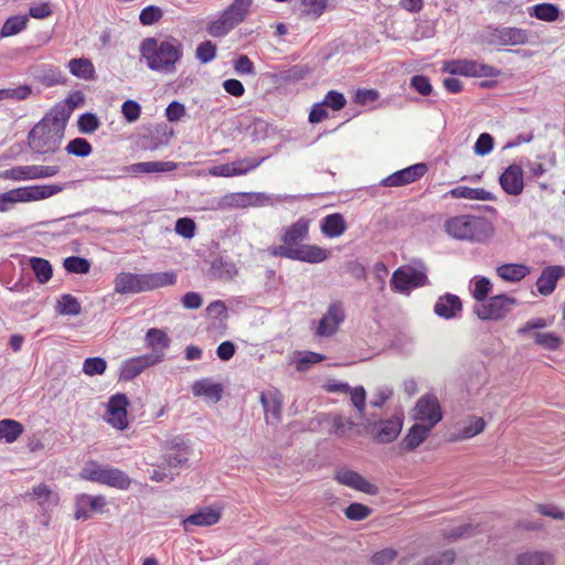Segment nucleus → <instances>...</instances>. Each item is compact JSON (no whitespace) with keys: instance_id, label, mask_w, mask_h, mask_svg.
I'll list each match as a JSON object with an SVG mask.
<instances>
[{"instance_id":"f257e3e1","label":"nucleus","mask_w":565,"mask_h":565,"mask_svg":"<svg viewBox=\"0 0 565 565\" xmlns=\"http://www.w3.org/2000/svg\"><path fill=\"white\" fill-rule=\"evenodd\" d=\"M71 98L66 104H56L30 130L28 140L31 149L40 154L54 153L64 137V130L75 107Z\"/></svg>"},{"instance_id":"f03ea898","label":"nucleus","mask_w":565,"mask_h":565,"mask_svg":"<svg viewBox=\"0 0 565 565\" xmlns=\"http://www.w3.org/2000/svg\"><path fill=\"white\" fill-rule=\"evenodd\" d=\"M139 51L149 70L171 74L175 72V65L183 56V44L174 36L161 41L147 38L140 43Z\"/></svg>"},{"instance_id":"7ed1b4c3","label":"nucleus","mask_w":565,"mask_h":565,"mask_svg":"<svg viewBox=\"0 0 565 565\" xmlns=\"http://www.w3.org/2000/svg\"><path fill=\"white\" fill-rule=\"evenodd\" d=\"M177 282L174 271L136 274L120 271L114 279V290L119 295L141 294L162 287L173 286Z\"/></svg>"},{"instance_id":"20e7f679","label":"nucleus","mask_w":565,"mask_h":565,"mask_svg":"<svg viewBox=\"0 0 565 565\" xmlns=\"http://www.w3.org/2000/svg\"><path fill=\"white\" fill-rule=\"evenodd\" d=\"M445 230L456 239L478 243L493 234V226L487 218L472 215H457L447 220Z\"/></svg>"},{"instance_id":"39448f33","label":"nucleus","mask_w":565,"mask_h":565,"mask_svg":"<svg viewBox=\"0 0 565 565\" xmlns=\"http://www.w3.org/2000/svg\"><path fill=\"white\" fill-rule=\"evenodd\" d=\"M64 189L61 184H36L21 186L0 193V212H7L20 202H32L51 198Z\"/></svg>"},{"instance_id":"423d86ee","label":"nucleus","mask_w":565,"mask_h":565,"mask_svg":"<svg viewBox=\"0 0 565 565\" xmlns=\"http://www.w3.org/2000/svg\"><path fill=\"white\" fill-rule=\"evenodd\" d=\"M481 44L490 47L524 45L529 42V32L516 26L489 24L479 33Z\"/></svg>"},{"instance_id":"0eeeda50","label":"nucleus","mask_w":565,"mask_h":565,"mask_svg":"<svg viewBox=\"0 0 565 565\" xmlns=\"http://www.w3.org/2000/svg\"><path fill=\"white\" fill-rule=\"evenodd\" d=\"M252 4L253 0H233V2L216 20H213L207 24V33L213 38H223L227 35L234 28L246 19Z\"/></svg>"},{"instance_id":"6e6552de","label":"nucleus","mask_w":565,"mask_h":565,"mask_svg":"<svg viewBox=\"0 0 565 565\" xmlns=\"http://www.w3.org/2000/svg\"><path fill=\"white\" fill-rule=\"evenodd\" d=\"M311 221L307 216L299 217L296 222L288 226H284L280 232L281 245L273 246L268 249L274 257L287 258L285 250H297L302 242L309 237V228Z\"/></svg>"},{"instance_id":"1a4fd4ad","label":"nucleus","mask_w":565,"mask_h":565,"mask_svg":"<svg viewBox=\"0 0 565 565\" xmlns=\"http://www.w3.org/2000/svg\"><path fill=\"white\" fill-rule=\"evenodd\" d=\"M81 475L86 480L119 490H127L131 486V479L125 471L108 465L90 462L83 468Z\"/></svg>"},{"instance_id":"9d476101","label":"nucleus","mask_w":565,"mask_h":565,"mask_svg":"<svg viewBox=\"0 0 565 565\" xmlns=\"http://www.w3.org/2000/svg\"><path fill=\"white\" fill-rule=\"evenodd\" d=\"M426 271L422 262H418V267L402 266L393 273L391 287L401 294H409L415 288L429 285Z\"/></svg>"},{"instance_id":"9b49d317","label":"nucleus","mask_w":565,"mask_h":565,"mask_svg":"<svg viewBox=\"0 0 565 565\" xmlns=\"http://www.w3.org/2000/svg\"><path fill=\"white\" fill-rule=\"evenodd\" d=\"M516 299L508 295H495L481 303H476L473 312L481 320H501L515 306Z\"/></svg>"},{"instance_id":"f8f14e48","label":"nucleus","mask_w":565,"mask_h":565,"mask_svg":"<svg viewBox=\"0 0 565 565\" xmlns=\"http://www.w3.org/2000/svg\"><path fill=\"white\" fill-rule=\"evenodd\" d=\"M130 403L126 394L116 393L108 398L106 406V422L118 430L128 427V407Z\"/></svg>"},{"instance_id":"ddd939ff","label":"nucleus","mask_w":565,"mask_h":565,"mask_svg":"<svg viewBox=\"0 0 565 565\" xmlns=\"http://www.w3.org/2000/svg\"><path fill=\"white\" fill-rule=\"evenodd\" d=\"M414 419L435 427L443 419L438 398L434 394L423 395L414 407Z\"/></svg>"},{"instance_id":"4468645a","label":"nucleus","mask_w":565,"mask_h":565,"mask_svg":"<svg viewBox=\"0 0 565 565\" xmlns=\"http://www.w3.org/2000/svg\"><path fill=\"white\" fill-rule=\"evenodd\" d=\"M268 201L264 193H228L220 198L212 210L242 209L247 206L263 205Z\"/></svg>"},{"instance_id":"2eb2a0df","label":"nucleus","mask_w":565,"mask_h":565,"mask_svg":"<svg viewBox=\"0 0 565 565\" xmlns=\"http://www.w3.org/2000/svg\"><path fill=\"white\" fill-rule=\"evenodd\" d=\"M344 320L345 311L343 303L340 300H334L329 305L327 312L320 319L316 334L322 338L331 337L338 331Z\"/></svg>"},{"instance_id":"dca6fc26","label":"nucleus","mask_w":565,"mask_h":565,"mask_svg":"<svg viewBox=\"0 0 565 565\" xmlns=\"http://www.w3.org/2000/svg\"><path fill=\"white\" fill-rule=\"evenodd\" d=\"M163 360L161 353H149L136 358L126 360L119 372V379L121 381H131L140 375L147 367L156 365Z\"/></svg>"},{"instance_id":"f3484780","label":"nucleus","mask_w":565,"mask_h":565,"mask_svg":"<svg viewBox=\"0 0 565 565\" xmlns=\"http://www.w3.org/2000/svg\"><path fill=\"white\" fill-rule=\"evenodd\" d=\"M426 163H416L398 170L381 181L383 186H403L419 180L427 172Z\"/></svg>"},{"instance_id":"a211bd4d","label":"nucleus","mask_w":565,"mask_h":565,"mask_svg":"<svg viewBox=\"0 0 565 565\" xmlns=\"http://www.w3.org/2000/svg\"><path fill=\"white\" fill-rule=\"evenodd\" d=\"M259 401L264 409L266 423L268 425H277L281 420V393L277 388L264 391L260 393Z\"/></svg>"},{"instance_id":"6ab92c4d","label":"nucleus","mask_w":565,"mask_h":565,"mask_svg":"<svg viewBox=\"0 0 565 565\" xmlns=\"http://www.w3.org/2000/svg\"><path fill=\"white\" fill-rule=\"evenodd\" d=\"M404 423V415L402 412L394 414L391 418L381 419L374 425L375 436L377 443L388 444L394 441L401 434Z\"/></svg>"},{"instance_id":"aec40b11","label":"nucleus","mask_w":565,"mask_h":565,"mask_svg":"<svg viewBox=\"0 0 565 565\" xmlns=\"http://www.w3.org/2000/svg\"><path fill=\"white\" fill-rule=\"evenodd\" d=\"M334 479L343 486L361 491L370 495L379 493V487L366 480L362 475L354 470L341 469L337 471Z\"/></svg>"},{"instance_id":"412c9836","label":"nucleus","mask_w":565,"mask_h":565,"mask_svg":"<svg viewBox=\"0 0 565 565\" xmlns=\"http://www.w3.org/2000/svg\"><path fill=\"white\" fill-rule=\"evenodd\" d=\"M287 259L298 260L309 264H319L331 256V252L313 244H303L297 250H285Z\"/></svg>"},{"instance_id":"4be33fe9","label":"nucleus","mask_w":565,"mask_h":565,"mask_svg":"<svg viewBox=\"0 0 565 565\" xmlns=\"http://www.w3.org/2000/svg\"><path fill=\"white\" fill-rule=\"evenodd\" d=\"M499 184L509 195H520L524 189L523 170L519 164H510L499 177Z\"/></svg>"},{"instance_id":"5701e85b","label":"nucleus","mask_w":565,"mask_h":565,"mask_svg":"<svg viewBox=\"0 0 565 565\" xmlns=\"http://www.w3.org/2000/svg\"><path fill=\"white\" fill-rule=\"evenodd\" d=\"M105 504L104 495L79 494L75 501V519L87 520L93 512H102Z\"/></svg>"},{"instance_id":"b1692460","label":"nucleus","mask_w":565,"mask_h":565,"mask_svg":"<svg viewBox=\"0 0 565 565\" xmlns=\"http://www.w3.org/2000/svg\"><path fill=\"white\" fill-rule=\"evenodd\" d=\"M434 312L446 320L455 319L462 312V301L457 295L445 294L437 299Z\"/></svg>"},{"instance_id":"393cba45","label":"nucleus","mask_w":565,"mask_h":565,"mask_svg":"<svg viewBox=\"0 0 565 565\" xmlns=\"http://www.w3.org/2000/svg\"><path fill=\"white\" fill-rule=\"evenodd\" d=\"M563 276H565V267L558 265L545 267L536 280L537 291L542 296H550Z\"/></svg>"},{"instance_id":"a878e982","label":"nucleus","mask_w":565,"mask_h":565,"mask_svg":"<svg viewBox=\"0 0 565 565\" xmlns=\"http://www.w3.org/2000/svg\"><path fill=\"white\" fill-rule=\"evenodd\" d=\"M220 519L221 513L207 507L185 518L182 525L184 531L190 532L192 526H211L216 524Z\"/></svg>"},{"instance_id":"bb28decb","label":"nucleus","mask_w":565,"mask_h":565,"mask_svg":"<svg viewBox=\"0 0 565 565\" xmlns=\"http://www.w3.org/2000/svg\"><path fill=\"white\" fill-rule=\"evenodd\" d=\"M192 393L196 397L202 396L217 403L222 399L223 386L221 383H216L210 377H204L192 384Z\"/></svg>"},{"instance_id":"cd10ccee","label":"nucleus","mask_w":565,"mask_h":565,"mask_svg":"<svg viewBox=\"0 0 565 565\" xmlns=\"http://www.w3.org/2000/svg\"><path fill=\"white\" fill-rule=\"evenodd\" d=\"M434 427L424 423L414 424L402 440V447L406 451H412L422 445L429 436Z\"/></svg>"},{"instance_id":"c85d7f7f","label":"nucleus","mask_w":565,"mask_h":565,"mask_svg":"<svg viewBox=\"0 0 565 565\" xmlns=\"http://www.w3.org/2000/svg\"><path fill=\"white\" fill-rule=\"evenodd\" d=\"M347 222L341 213H332L324 216L320 222L322 234L329 238L339 237L347 231Z\"/></svg>"},{"instance_id":"c756f323","label":"nucleus","mask_w":565,"mask_h":565,"mask_svg":"<svg viewBox=\"0 0 565 565\" xmlns=\"http://www.w3.org/2000/svg\"><path fill=\"white\" fill-rule=\"evenodd\" d=\"M178 164L173 161H147L132 163L126 167L128 173H157L171 172L177 169Z\"/></svg>"},{"instance_id":"7c9ffc66","label":"nucleus","mask_w":565,"mask_h":565,"mask_svg":"<svg viewBox=\"0 0 565 565\" xmlns=\"http://www.w3.org/2000/svg\"><path fill=\"white\" fill-rule=\"evenodd\" d=\"M554 554L547 551H525L515 558V565H554Z\"/></svg>"},{"instance_id":"2f4dec72","label":"nucleus","mask_w":565,"mask_h":565,"mask_svg":"<svg viewBox=\"0 0 565 565\" xmlns=\"http://www.w3.org/2000/svg\"><path fill=\"white\" fill-rule=\"evenodd\" d=\"M238 270L235 263L225 257H216L211 263L210 274L213 278L230 280L237 275Z\"/></svg>"},{"instance_id":"473e14b6","label":"nucleus","mask_w":565,"mask_h":565,"mask_svg":"<svg viewBox=\"0 0 565 565\" xmlns=\"http://www.w3.org/2000/svg\"><path fill=\"white\" fill-rule=\"evenodd\" d=\"M495 271L504 281L518 282L525 278L531 273V269L524 264L509 263L498 266Z\"/></svg>"},{"instance_id":"72a5a7b5","label":"nucleus","mask_w":565,"mask_h":565,"mask_svg":"<svg viewBox=\"0 0 565 565\" xmlns=\"http://www.w3.org/2000/svg\"><path fill=\"white\" fill-rule=\"evenodd\" d=\"M448 194L455 199H467L473 201H494L495 196L482 188L456 186Z\"/></svg>"},{"instance_id":"f704fd0d","label":"nucleus","mask_w":565,"mask_h":565,"mask_svg":"<svg viewBox=\"0 0 565 565\" xmlns=\"http://www.w3.org/2000/svg\"><path fill=\"white\" fill-rule=\"evenodd\" d=\"M189 459V447L182 441H171L164 454V460L170 467H180Z\"/></svg>"},{"instance_id":"c9c22d12","label":"nucleus","mask_w":565,"mask_h":565,"mask_svg":"<svg viewBox=\"0 0 565 565\" xmlns=\"http://www.w3.org/2000/svg\"><path fill=\"white\" fill-rule=\"evenodd\" d=\"M68 70L70 73L77 78L92 81L95 77L94 64L88 58H72L68 62Z\"/></svg>"},{"instance_id":"e433bc0d","label":"nucleus","mask_w":565,"mask_h":565,"mask_svg":"<svg viewBox=\"0 0 565 565\" xmlns=\"http://www.w3.org/2000/svg\"><path fill=\"white\" fill-rule=\"evenodd\" d=\"M146 341L152 348L151 353H161L164 355V350L170 345V338L168 334L157 328L149 329L146 334Z\"/></svg>"},{"instance_id":"4c0bfd02","label":"nucleus","mask_w":565,"mask_h":565,"mask_svg":"<svg viewBox=\"0 0 565 565\" xmlns=\"http://www.w3.org/2000/svg\"><path fill=\"white\" fill-rule=\"evenodd\" d=\"M55 310L62 316H78L82 312V306L73 295L63 294L56 301Z\"/></svg>"},{"instance_id":"58836bf2","label":"nucleus","mask_w":565,"mask_h":565,"mask_svg":"<svg viewBox=\"0 0 565 565\" xmlns=\"http://www.w3.org/2000/svg\"><path fill=\"white\" fill-rule=\"evenodd\" d=\"M23 430V425L18 420L10 418L0 420V440L12 444L22 435Z\"/></svg>"},{"instance_id":"ea45409f","label":"nucleus","mask_w":565,"mask_h":565,"mask_svg":"<svg viewBox=\"0 0 565 565\" xmlns=\"http://www.w3.org/2000/svg\"><path fill=\"white\" fill-rule=\"evenodd\" d=\"M529 13L541 21L554 22L559 18L561 11L556 4L539 3L530 8Z\"/></svg>"},{"instance_id":"a19ab883","label":"nucleus","mask_w":565,"mask_h":565,"mask_svg":"<svg viewBox=\"0 0 565 565\" xmlns=\"http://www.w3.org/2000/svg\"><path fill=\"white\" fill-rule=\"evenodd\" d=\"M484 427L486 422L482 417H471L470 424L463 426L457 434H452L450 439L452 441L470 439L482 433Z\"/></svg>"},{"instance_id":"79ce46f5","label":"nucleus","mask_w":565,"mask_h":565,"mask_svg":"<svg viewBox=\"0 0 565 565\" xmlns=\"http://www.w3.org/2000/svg\"><path fill=\"white\" fill-rule=\"evenodd\" d=\"M28 21V15H13L8 18L0 30V38L13 36L20 33L26 28Z\"/></svg>"},{"instance_id":"37998d69","label":"nucleus","mask_w":565,"mask_h":565,"mask_svg":"<svg viewBox=\"0 0 565 565\" xmlns=\"http://www.w3.org/2000/svg\"><path fill=\"white\" fill-rule=\"evenodd\" d=\"M30 264L36 279L41 284H45L51 279L53 269L49 260L41 257H32Z\"/></svg>"},{"instance_id":"c03bdc74","label":"nucleus","mask_w":565,"mask_h":565,"mask_svg":"<svg viewBox=\"0 0 565 565\" xmlns=\"http://www.w3.org/2000/svg\"><path fill=\"white\" fill-rule=\"evenodd\" d=\"M534 342L545 350H558L563 343L562 338L553 332H534L532 334Z\"/></svg>"},{"instance_id":"a18cd8bd","label":"nucleus","mask_w":565,"mask_h":565,"mask_svg":"<svg viewBox=\"0 0 565 565\" xmlns=\"http://www.w3.org/2000/svg\"><path fill=\"white\" fill-rule=\"evenodd\" d=\"M469 77H498L501 74L499 68L478 61L469 60Z\"/></svg>"},{"instance_id":"49530a36","label":"nucleus","mask_w":565,"mask_h":565,"mask_svg":"<svg viewBox=\"0 0 565 565\" xmlns=\"http://www.w3.org/2000/svg\"><path fill=\"white\" fill-rule=\"evenodd\" d=\"M65 150L68 154L85 158L92 153L93 147L85 138L77 137L67 143Z\"/></svg>"},{"instance_id":"de8ad7c7","label":"nucleus","mask_w":565,"mask_h":565,"mask_svg":"<svg viewBox=\"0 0 565 565\" xmlns=\"http://www.w3.org/2000/svg\"><path fill=\"white\" fill-rule=\"evenodd\" d=\"M100 126L98 117L93 113H85L78 117L77 127L81 134L89 135Z\"/></svg>"},{"instance_id":"09e8293b","label":"nucleus","mask_w":565,"mask_h":565,"mask_svg":"<svg viewBox=\"0 0 565 565\" xmlns=\"http://www.w3.org/2000/svg\"><path fill=\"white\" fill-rule=\"evenodd\" d=\"M372 514V509L365 504L353 502L344 509V515L351 521H362Z\"/></svg>"},{"instance_id":"8fccbe9b","label":"nucleus","mask_w":565,"mask_h":565,"mask_svg":"<svg viewBox=\"0 0 565 565\" xmlns=\"http://www.w3.org/2000/svg\"><path fill=\"white\" fill-rule=\"evenodd\" d=\"M64 268L67 273L72 274H87L90 269V264L86 258L78 256H70L64 259Z\"/></svg>"},{"instance_id":"3c124183","label":"nucleus","mask_w":565,"mask_h":565,"mask_svg":"<svg viewBox=\"0 0 565 565\" xmlns=\"http://www.w3.org/2000/svg\"><path fill=\"white\" fill-rule=\"evenodd\" d=\"M106 367H107L106 360L103 358H99V356L87 358L84 360V363H83V372L89 376L104 374L106 371Z\"/></svg>"},{"instance_id":"603ef678","label":"nucleus","mask_w":565,"mask_h":565,"mask_svg":"<svg viewBox=\"0 0 565 565\" xmlns=\"http://www.w3.org/2000/svg\"><path fill=\"white\" fill-rule=\"evenodd\" d=\"M216 45L210 41L206 40L204 42H201L195 50V57L203 64H207L212 62L216 56Z\"/></svg>"},{"instance_id":"864d4df0","label":"nucleus","mask_w":565,"mask_h":565,"mask_svg":"<svg viewBox=\"0 0 565 565\" xmlns=\"http://www.w3.org/2000/svg\"><path fill=\"white\" fill-rule=\"evenodd\" d=\"M491 288L492 284L489 278L476 277L472 296L476 299L477 303H481L486 299H488Z\"/></svg>"},{"instance_id":"5fc2aeb1","label":"nucleus","mask_w":565,"mask_h":565,"mask_svg":"<svg viewBox=\"0 0 565 565\" xmlns=\"http://www.w3.org/2000/svg\"><path fill=\"white\" fill-rule=\"evenodd\" d=\"M96 173L93 180H115L117 178H120L122 174L128 173L126 171V167H119V166H107V167H100L94 170Z\"/></svg>"},{"instance_id":"6e6d98bb","label":"nucleus","mask_w":565,"mask_h":565,"mask_svg":"<svg viewBox=\"0 0 565 565\" xmlns=\"http://www.w3.org/2000/svg\"><path fill=\"white\" fill-rule=\"evenodd\" d=\"M0 178L13 181L31 180L30 166H17L0 173Z\"/></svg>"},{"instance_id":"4d7b16f0","label":"nucleus","mask_w":565,"mask_h":565,"mask_svg":"<svg viewBox=\"0 0 565 565\" xmlns=\"http://www.w3.org/2000/svg\"><path fill=\"white\" fill-rule=\"evenodd\" d=\"M163 17L162 10L157 6L143 8L139 14V21L142 25H152Z\"/></svg>"},{"instance_id":"13d9d810","label":"nucleus","mask_w":565,"mask_h":565,"mask_svg":"<svg viewBox=\"0 0 565 565\" xmlns=\"http://www.w3.org/2000/svg\"><path fill=\"white\" fill-rule=\"evenodd\" d=\"M306 14L315 19L322 15L327 8L328 0H299Z\"/></svg>"},{"instance_id":"bf43d9fd","label":"nucleus","mask_w":565,"mask_h":565,"mask_svg":"<svg viewBox=\"0 0 565 565\" xmlns=\"http://www.w3.org/2000/svg\"><path fill=\"white\" fill-rule=\"evenodd\" d=\"M493 145V137L488 132H482L475 142L473 151L478 156H486L492 151Z\"/></svg>"},{"instance_id":"052dcab7","label":"nucleus","mask_w":565,"mask_h":565,"mask_svg":"<svg viewBox=\"0 0 565 565\" xmlns=\"http://www.w3.org/2000/svg\"><path fill=\"white\" fill-rule=\"evenodd\" d=\"M409 86L422 96H429L433 93L430 81L425 75L412 76Z\"/></svg>"},{"instance_id":"680f3d73","label":"nucleus","mask_w":565,"mask_h":565,"mask_svg":"<svg viewBox=\"0 0 565 565\" xmlns=\"http://www.w3.org/2000/svg\"><path fill=\"white\" fill-rule=\"evenodd\" d=\"M322 103L332 110H341L347 105V99L342 93L332 89L327 93Z\"/></svg>"},{"instance_id":"e2e57ef3","label":"nucleus","mask_w":565,"mask_h":565,"mask_svg":"<svg viewBox=\"0 0 565 565\" xmlns=\"http://www.w3.org/2000/svg\"><path fill=\"white\" fill-rule=\"evenodd\" d=\"M354 426V423L351 419H347L341 415H334L332 417V428L331 433L337 435L338 437L344 436L349 430H351Z\"/></svg>"},{"instance_id":"0e129e2a","label":"nucleus","mask_w":565,"mask_h":565,"mask_svg":"<svg viewBox=\"0 0 565 565\" xmlns=\"http://www.w3.org/2000/svg\"><path fill=\"white\" fill-rule=\"evenodd\" d=\"M121 113L128 122H135L140 117L141 107L136 100L128 99L121 105Z\"/></svg>"},{"instance_id":"69168bd1","label":"nucleus","mask_w":565,"mask_h":565,"mask_svg":"<svg viewBox=\"0 0 565 565\" xmlns=\"http://www.w3.org/2000/svg\"><path fill=\"white\" fill-rule=\"evenodd\" d=\"M195 223L189 217L179 218L175 223V233L184 238H192L195 235Z\"/></svg>"},{"instance_id":"338daca9","label":"nucleus","mask_w":565,"mask_h":565,"mask_svg":"<svg viewBox=\"0 0 565 565\" xmlns=\"http://www.w3.org/2000/svg\"><path fill=\"white\" fill-rule=\"evenodd\" d=\"M397 557V552L392 547L383 548L371 557L373 565H390Z\"/></svg>"},{"instance_id":"774afa93","label":"nucleus","mask_w":565,"mask_h":565,"mask_svg":"<svg viewBox=\"0 0 565 565\" xmlns=\"http://www.w3.org/2000/svg\"><path fill=\"white\" fill-rule=\"evenodd\" d=\"M31 180L45 179L60 172L58 166H30Z\"/></svg>"}]
</instances>
